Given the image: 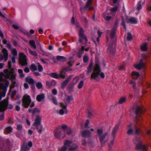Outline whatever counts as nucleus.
Masks as SVG:
<instances>
[{"label": "nucleus", "instance_id": "nucleus-1", "mask_svg": "<svg viewBox=\"0 0 151 151\" xmlns=\"http://www.w3.org/2000/svg\"><path fill=\"white\" fill-rule=\"evenodd\" d=\"M68 150L74 151L76 150L78 148V146L76 144H72V141L67 140L65 141L64 145L61 148L60 151H66L68 147Z\"/></svg>", "mask_w": 151, "mask_h": 151}, {"label": "nucleus", "instance_id": "nucleus-2", "mask_svg": "<svg viewBox=\"0 0 151 151\" xmlns=\"http://www.w3.org/2000/svg\"><path fill=\"white\" fill-rule=\"evenodd\" d=\"M103 132L102 129H98L97 130V135L99 139L100 144L101 146H103L107 141L105 139L106 137L108 135V132H106L103 134Z\"/></svg>", "mask_w": 151, "mask_h": 151}, {"label": "nucleus", "instance_id": "nucleus-3", "mask_svg": "<svg viewBox=\"0 0 151 151\" xmlns=\"http://www.w3.org/2000/svg\"><path fill=\"white\" fill-rule=\"evenodd\" d=\"M41 118L39 115H37L35 119V122L33 123V125L37 129L38 132L40 133L42 130V126L41 124Z\"/></svg>", "mask_w": 151, "mask_h": 151}, {"label": "nucleus", "instance_id": "nucleus-4", "mask_svg": "<svg viewBox=\"0 0 151 151\" xmlns=\"http://www.w3.org/2000/svg\"><path fill=\"white\" fill-rule=\"evenodd\" d=\"M142 58H141L138 64L134 65V67L139 70L145 68L146 65V59L147 56L145 55H142Z\"/></svg>", "mask_w": 151, "mask_h": 151}, {"label": "nucleus", "instance_id": "nucleus-5", "mask_svg": "<svg viewBox=\"0 0 151 151\" xmlns=\"http://www.w3.org/2000/svg\"><path fill=\"white\" fill-rule=\"evenodd\" d=\"M54 136L57 138L65 137V132L61 128L60 126L58 127L54 131Z\"/></svg>", "mask_w": 151, "mask_h": 151}, {"label": "nucleus", "instance_id": "nucleus-6", "mask_svg": "<svg viewBox=\"0 0 151 151\" xmlns=\"http://www.w3.org/2000/svg\"><path fill=\"white\" fill-rule=\"evenodd\" d=\"M84 32L83 28L80 27L78 32V35L79 37V41L80 43L85 44L87 42L88 40L84 34Z\"/></svg>", "mask_w": 151, "mask_h": 151}, {"label": "nucleus", "instance_id": "nucleus-7", "mask_svg": "<svg viewBox=\"0 0 151 151\" xmlns=\"http://www.w3.org/2000/svg\"><path fill=\"white\" fill-rule=\"evenodd\" d=\"M31 102L30 96L27 95H25L22 99V106L24 108H28Z\"/></svg>", "mask_w": 151, "mask_h": 151}, {"label": "nucleus", "instance_id": "nucleus-8", "mask_svg": "<svg viewBox=\"0 0 151 151\" xmlns=\"http://www.w3.org/2000/svg\"><path fill=\"white\" fill-rule=\"evenodd\" d=\"M101 71L100 65L98 64H96L94 68L93 73L91 75V78L95 79L96 78L98 77L100 74Z\"/></svg>", "mask_w": 151, "mask_h": 151}, {"label": "nucleus", "instance_id": "nucleus-9", "mask_svg": "<svg viewBox=\"0 0 151 151\" xmlns=\"http://www.w3.org/2000/svg\"><path fill=\"white\" fill-rule=\"evenodd\" d=\"M19 61L20 64L22 66L25 65L27 64L26 56L24 53H20L19 54Z\"/></svg>", "mask_w": 151, "mask_h": 151}, {"label": "nucleus", "instance_id": "nucleus-10", "mask_svg": "<svg viewBox=\"0 0 151 151\" xmlns=\"http://www.w3.org/2000/svg\"><path fill=\"white\" fill-rule=\"evenodd\" d=\"M143 107L142 106H137L133 108V110L134 111L136 115V118L137 119V117L144 112Z\"/></svg>", "mask_w": 151, "mask_h": 151}, {"label": "nucleus", "instance_id": "nucleus-11", "mask_svg": "<svg viewBox=\"0 0 151 151\" xmlns=\"http://www.w3.org/2000/svg\"><path fill=\"white\" fill-rule=\"evenodd\" d=\"M8 104L7 100H4L0 103V112L5 111L7 109Z\"/></svg>", "mask_w": 151, "mask_h": 151}, {"label": "nucleus", "instance_id": "nucleus-12", "mask_svg": "<svg viewBox=\"0 0 151 151\" xmlns=\"http://www.w3.org/2000/svg\"><path fill=\"white\" fill-rule=\"evenodd\" d=\"M136 149L137 150L141 149L143 151H147V147L145 145H142V142L139 141V144L136 145Z\"/></svg>", "mask_w": 151, "mask_h": 151}, {"label": "nucleus", "instance_id": "nucleus-13", "mask_svg": "<svg viewBox=\"0 0 151 151\" xmlns=\"http://www.w3.org/2000/svg\"><path fill=\"white\" fill-rule=\"evenodd\" d=\"M71 75L69 76L64 81L61 83V88H64L66 86L68 83L71 80Z\"/></svg>", "mask_w": 151, "mask_h": 151}, {"label": "nucleus", "instance_id": "nucleus-14", "mask_svg": "<svg viewBox=\"0 0 151 151\" xmlns=\"http://www.w3.org/2000/svg\"><path fill=\"white\" fill-rule=\"evenodd\" d=\"M81 136L83 137L89 138L91 136V133L89 130H85L82 132Z\"/></svg>", "mask_w": 151, "mask_h": 151}, {"label": "nucleus", "instance_id": "nucleus-15", "mask_svg": "<svg viewBox=\"0 0 151 151\" xmlns=\"http://www.w3.org/2000/svg\"><path fill=\"white\" fill-rule=\"evenodd\" d=\"M116 51L114 47H113L112 44L110 45L107 49V52L111 54H114Z\"/></svg>", "mask_w": 151, "mask_h": 151}, {"label": "nucleus", "instance_id": "nucleus-16", "mask_svg": "<svg viewBox=\"0 0 151 151\" xmlns=\"http://www.w3.org/2000/svg\"><path fill=\"white\" fill-rule=\"evenodd\" d=\"M119 124H117L115 126V127H114L112 131V132L111 133V135L112 136L113 139H114L115 136V134L116 132L118 131L119 127Z\"/></svg>", "mask_w": 151, "mask_h": 151}, {"label": "nucleus", "instance_id": "nucleus-17", "mask_svg": "<svg viewBox=\"0 0 151 151\" xmlns=\"http://www.w3.org/2000/svg\"><path fill=\"white\" fill-rule=\"evenodd\" d=\"M9 83L8 81H7L4 85L2 83H0V89L4 91H6L7 87L9 85Z\"/></svg>", "mask_w": 151, "mask_h": 151}, {"label": "nucleus", "instance_id": "nucleus-18", "mask_svg": "<svg viewBox=\"0 0 151 151\" xmlns=\"http://www.w3.org/2000/svg\"><path fill=\"white\" fill-rule=\"evenodd\" d=\"M2 52L3 54V56L4 57V60L5 62L6 61L8 58V53L7 50L5 48H3Z\"/></svg>", "mask_w": 151, "mask_h": 151}, {"label": "nucleus", "instance_id": "nucleus-19", "mask_svg": "<svg viewBox=\"0 0 151 151\" xmlns=\"http://www.w3.org/2000/svg\"><path fill=\"white\" fill-rule=\"evenodd\" d=\"M55 82L53 80L50 81H47L46 82V86L48 88H50L52 86H54L55 85Z\"/></svg>", "mask_w": 151, "mask_h": 151}, {"label": "nucleus", "instance_id": "nucleus-20", "mask_svg": "<svg viewBox=\"0 0 151 151\" xmlns=\"http://www.w3.org/2000/svg\"><path fill=\"white\" fill-rule=\"evenodd\" d=\"M45 98V95L43 93H41L37 95L36 97V100L38 102H41L44 100Z\"/></svg>", "mask_w": 151, "mask_h": 151}, {"label": "nucleus", "instance_id": "nucleus-21", "mask_svg": "<svg viewBox=\"0 0 151 151\" xmlns=\"http://www.w3.org/2000/svg\"><path fill=\"white\" fill-rule=\"evenodd\" d=\"M127 22L128 23H131L132 24H136L137 23V21L135 18L134 17H131L128 19L127 21Z\"/></svg>", "mask_w": 151, "mask_h": 151}, {"label": "nucleus", "instance_id": "nucleus-22", "mask_svg": "<svg viewBox=\"0 0 151 151\" xmlns=\"http://www.w3.org/2000/svg\"><path fill=\"white\" fill-rule=\"evenodd\" d=\"M131 75L133 79H137L139 76L140 75L138 72L133 71Z\"/></svg>", "mask_w": 151, "mask_h": 151}, {"label": "nucleus", "instance_id": "nucleus-23", "mask_svg": "<svg viewBox=\"0 0 151 151\" xmlns=\"http://www.w3.org/2000/svg\"><path fill=\"white\" fill-rule=\"evenodd\" d=\"M26 82L29 84H34V80L29 77H26L25 79Z\"/></svg>", "mask_w": 151, "mask_h": 151}, {"label": "nucleus", "instance_id": "nucleus-24", "mask_svg": "<svg viewBox=\"0 0 151 151\" xmlns=\"http://www.w3.org/2000/svg\"><path fill=\"white\" fill-rule=\"evenodd\" d=\"M127 98L126 97H122L120 98L118 102V104H122L125 103L126 101Z\"/></svg>", "mask_w": 151, "mask_h": 151}, {"label": "nucleus", "instance_id": "nucleus-25", "mask_svg": "<svg viewBox=\"0 0 151 151\" xmlns=\"http://www.w3.org/2000/svg\"><path fill=\"white\" fill-rule=\"evenodd\" d=\"M66 73V72L63 69L61 71L60 74L59 76V77H60L62 79H65L66 78V76H65V74Z\"/></svg>", "mask_w": 151, "mask_h": 151}, {"label": "nucleus", "instance_id": "nucleus-26", "mask_svg": "<svg viewBox=\"0 0 151 151\" xmlns=\"http://www.w3.org/2000/svg\"><path fill=\"white\" fill-rule=\"evenodd\" d=\"M147 44L146 43H145L142 44L141 46V49L142 51H145L147 50Z\"/></svg>", "mask_w": 151, "mask_h": 151}, {"label": "nucleus", "instance_id": "nucleus-27", "mask_svg": "<svg viewBox=\"0 0 151 151\" xmlns=\"http://www.w3.org/2000/svg\"><path fill=\"white\" fill-rule=\"evenodd\" d=\"M29 68L33 72L36 70L37 69V66L34 64H33L30 65L29 66Z\"/></svg>", "mask_w": 151, "mask_h": 151}, {"label": "nucleus", "instance_id": "nucleus-28", "mask_svg": "<svg viewBox=\"0 0 151 151\" xmlns=\"http://www.w3.org/2000/svg\"><path fill=\"white\" fill-rule=\"evenodd\" d=\"M57 59L58 61L62 62H64L66 60L65 58L63 56H57Z\"/></svg>", "mask_w": 151, "mask_h": 151}, {"label": "nucleus", "instance_id": "nucleus-29", "mask_svg": "<svg viewBox=\"0 0 151 151\" xmlns=\"http://www.w3.org/2000/svg\"><path fill=\"white\" fill-rule=\"evenodd\" d=\"M116 32V29H113L111 31L110 34V37L111 38H113L114 37Z\"/></svg>", "mask_w": 151, "mask_h": 151}, {"label": "nucleus", "instance_id": "nucleus-30", "mask_svg": "<svg viewBox=\"0 0 151 151\" xmlns=\"http://www.w3.org/2000/svg\"><path fill=\"white\" fill-rule=\"evenodd\" d=\"M12 129L11 127H8L4 129V132L5 133H9L12 132Z\"/></svg>", "mask_w": 151, "mask_h": 151}, {"label": "nucleus", "instance_id": "nucleus-31", "mask_svg": "<svg viewBox=\"0 0 151 151\" xmlns=\"http://www.w3.org/2000/svg\"><path fill=\"white\" fill-rule=\"evenodd\" d=\"M92 0H88L86 6L84 7V8L86 9H87L88 8H89L92 4Z\"/></svg>", "mask_w": 151, "mask_h": 151}, {"label": "nucleus", "instance_id": "nucleus-32", "mask_svg": "<svg viewBox=\"0 0 151 151\" xmlns=\"http://www.w3.org/2000/svg\"><path fill=\"white\" fill-rule=\"evenodd\" d=\"M29 42L30 45L32 48L35 49L36 48V46L35 44V42L34 40H30L29 41Z\"/></svg>", "mask_w": 151, "mask_h": 151}, {"label": "nucleus", "instance_id": "nucleus-33", "mask_svg": "<svg viewBox=\"0 0 151 151\" xmlns=\"http://www.w3.org/2000/svg\"><path fill=\"white\" fill-rule=\"evenodd\" d=\"M11 53L14 56H16L17 55V52L15 48L11 49Z\"/></svg>", "mask_w": 151, "mask_h": 151}, {"label": "nucleus", "instance_id": "nucleus-34", "mask_svg": "<svg viewBox=\"0 0 151 151\" xmlns=\"http://www.w3.org/2000/svg\"><path fill=\"white\" fill-rule=\"evenodd\" d=\"M133 36L130 33L128 32L127 33V40L128 41H130L132 40Z\"/></svg>", "mask_w": 151, "mask_h": 151}, {"label": "nucleus", "instance_id": "nucleus-35", "mask_svg": "<svg viewBox=\"0 0 151 151\" xmlns=\"http://www.w3.org/2000/svg\"><path fill=\"white\" fill-rule=\"evenodd\" d=\"M29 150V148L27 146L23 145L21 147V151H28Z\"/></svg>", "mask_w": 151, "mask_h": 151}, {"label": "nucleus", "instance_id": "nucleus-36", "mask_svg": "<svg viewBox=\"0 0 151 151\" xmlns=\"http://www.w3.org/2000/svg\"><path fill=\"white\" fill-rule=\"evenodd\" d=\"M18 72L19 74V77L20 78H23L24 76V75L23 73V72L22 70L21 69H18Z\"/></svg>", "mask_w": 151, "mask_h": 151}, {"label": "nucleus", "instance_id": "nucleus-37", "mask_svg": "<svg viewBox=\"0 0 151 151\" xmlns=\"http://www.w3.org/2000/svg\"><path fill=\"white\" fill-rule=\"evenodd\" d=\"M40 112V110L37 108H34L32 110V114H34L36 113H38Z\"/></svg>", "mask_w": 151, "mask_h": 151}, {"label": "nucleus", "instance_id": "nucleus-38", "mask_svg": "<svg viewBox=\"0 0 151 151\" xmlns=\"http://www.w3.org/2000/svg\"><path fill=\"white\" fill-rule=\"evenodd\" d=\"M50 76L52 77L56 78H59V76L57 74V73H52L50 74Z\"/></svg>", "mask_w": 151, "mask_h": 151}, {"label": "nucleus", "instance_id": "nucleus-39", "mask_svg": "<svg viewBox=\"0 0 151 151\" xmlns=\"http://www.w3.org/2000/svg\"><path fill=\"white\" fill-rule=\"evenodd\" d=\"M63 69L66 72V73L68 71H71L72 70V69L69 67H64L63 68Z\"/></svg>", "mask_w": 151, "mask_h": 151}, {"label": "nucleus", "instance_id": "nucleus-40", "mask_svg": "<svg viewBox=\"0 0 151 151\" xmlns=\"http://www.w3.org/2000/svg\"><path fill=\"white\" fill-rule=\"evenodd\" d=\"M89 58L87 55H85L83 58V61L84 63H87L88 61Z\"/></svg>", "mask_w": 151, "mask_h": 151}, {"label": "nucleus", "instance_id": "nucleus-41", "mask_svg": "<svg viewBox=\"0 0 151 151\" xmlns=\"http://www.w3.org/2000/svg\"><path fill=\"white\" fill-rule=\"evenodd\" d=\"M84 53L83 51L82 50H79L77 54V56L79 58H81L82 56V55Z\"/></svg>", "mask_w": 151, "mask_h": 151}, {"label": "nucleus", "instance_id": "nucleus-42", "mask_svg": "<svg viewBox=\"0 0 151 151\" xmlns=\"http://www.w3.org/2000/svg\"><path fill=\"white\" fill-rule=\"evenodd\" d=\"M36 86L38 89H41L42 87V84L40 82H39L36 83Z\"/></svg>", "mask_w": 151, "mask_h": 151}, {"label": "nucleus", "instance_id": "nucleus-43", "mask_svg": "<svg viewBox=\"0 0 151 151\" xmlns=\"http://www.w3.org/2000/svg\"><path fill=\"white\" fill-rule=\"evenodd\" d=\"M118 9V6H116L114 7L111 8L110 10V11L112 12H116Z\"/></svg>", "mask_w": 151, "mask_h": 151}, {"label": "nucleus", "instance_id": "nucleus-44", "mask_svg": "<svg viewBox=\"0 0 151 151\" xmlns=\"http://www.w3.org/2000/svg\"><path fill=\"white\" fill-rule=\"evenodd\" d=\"M82 22L84 24L85 26L87 25L88 24V21L86 19V18H83L82 19Z\"/></svg>", "mask_w": 151, "mask_h": 151}, {"label": "nucleus", "instance_id": "nucleus-45", "mask_svg": "<svg viewBox=\"0 0 151 151\" xmlns=\"http://www.w3.org/2000/svg\"><path fill=\"white\" fill-rule=\"evenodd\" d=\"M83 83L84 82L83 81H81L80 82L78 85V87L79 89H80L82 87L83 85Z\"/></svg>", "mask_w": 151, "mask_h": 151}, {"label": "nucleus", "instance_id": "nucleus-46", "mask_svg": "<svg viewBox=\"0 0 151 151\" xmlns=\"http://www.w3.org/2000/svg\"><path fill=\"white\" fill-rule=\"evenodd\" d=\"M38 70L40 72H42L43 71V68L41 65L39 64L38 66Z\"/></svg>", "mask_w": 151, "mask_h": 151}, {"label": "nucleus", "instance_id": "nucleus-47", "mask_svg": "<svg viewBox=\"0 0 151 151\" xmlns=\"http://www.w3.org/2000/svg\"><path fill=\"white\" fill-rule=\"evenodd\" d=\"M74 62V61L70 60L69 62L67 63V64L69 67H72L73 65V63Z\"/></svg>", "mask_w": 151, "mask_h": 151}, {"label": "nucleus", "instance_id": "nucleus-48", "mask_svg": "<svg viewBox=\"0 0 151 151\" xmlns=\"http://www.w3.org/2000/svg\"><path fill=\"white\" fill-rule=\"evenodd\" d=\"M73 99L72 96H68L66 99V100L68 103H69L70 101Z\"/></svg>", "mask_w": 151, "mask_h": 151}, {"label": "nucleus", "instance_id": "nucleus-49", "mask_svg": "<svg viewBox=\"0 0 151 151\" xmlns=\"http://www.w3.org/2000/svg\"><path fill=\"white\" fill-rule=\"evenodd\" d=\"M72 133V131L70 128L68 129L66 131V133L68 135H70Z\"/></svg>", "mask_w": 151, "mask_h": 151}, {"label": "nucleus", "instance_id": "nucleus-50", "mask_svg": "<svg viewBox=\"0 0 151 151\" xmlns=\"http://www.w3.org/2000/svg\"><path fill=\"white\" fill-rule=\"evenodd\" d=\"M30 53L32 55L35 56H37V53L35 51H32L30 50H29Z\"/></svg>", "mask_w": 151, "mask_h": 151}, {"label": "nucleus", "instance_id": "nucleus-51", "mask_svg": "<svg viewBox=\"0 0 151 151\" xmlns=\"http://www.w3.org/2000/svg\"><path fill=\"white\" fill-rule=\"evenodd\" d=\"M17 129L19 131H21L22 129V126L21 124H17Z\"/></svg>", "mask_w": 151, "mask_h": 151}, {"label": "nucleus", "instance_id": "nucleus-52", "mask_svg": "<svg viewBox=\"0 0 151 151\" xmlns=\"http://www.w3.org/2000/svg\"><path fill=\"white\" fill-rule=\"evenodd\" d=\"M60 105L61 107L64 109L65 110H66L67 106L64 105L63 103H60Z\"/></svg>", "mask_w": 151, "mask_h": 151}, {"label": "nucleus", "instance_id": "nucleus-53", "mask_svg": "<svg viewBox=\"0 0 151 151\" xmlns=\"http://www.w3.org/2000/svg\"><path fill=\"white\" fill-rule=\"evenodd\" d=\"M93 64L92 63H90L88 67V71L91 72V68L92 67Z\"/></svg>", "mask_w": 151, "mask_h": 151}, {"label": "nucleus", "instance_id": "nucleus-54", "mask_svg": "<svg viewBox=\"0 0 151 151\" xmlns=\"http://www.w3.org/2000/svg\"><path fill=\"white\" fill-rule=\"evenodd\" d=\"M121 25L123 27L124 29L125 30H126V28L125 23L124 22V19H122V22L121 23Z\"/></svg>", "mask_w": 151, "mask_h": 151}, {"label": "nucleus", "instance_id": "nucleus-55", "mask_svg": "<svg viewBox=\"0 0 151 151\" xmlns=\"http://www.w3.org/2000/svg\"><path fill=\"white\" fill-rule=\"evenodd\" d=\"M89 123V121L88 120H86V122L85 124V127L86 128L88 127V124Z\"/></svg>", "mask_w": 151, "mask_h": 151}, {"label": "nucleus", "instance_id": "nucleus-56", "mask_svg": "<svg viewBox=\"0 0 151 151\" xmlns=\"http://www.w3.org/2000/svg\"><path fill=\"white\" fill-rule=\"evenodd\" d=\"M142 8V5L140 2H139L138 4V6L137 9L138 10H139Z\"/></svg>", "mask_w": 151, "mask_h": 151}, {"label": "nucleus", "instance_id": "nucleus-57", "mask_svg": "<svg viewBox=\"0 0 151 151\" xmlns=\"http://www.w3.org/2000/svg\"><path fill=\"white\" fill-rule=\"evenodd\" d=\"M60 126L62 129H63V130H65L68 128V127L66 125H62Z\"/></svg>", "mask_w": 151, "mask_h": 151}, {"label": "nucleus", "instance_id": "nucleus-58", "mask_svg": "<svg viewBox=\"0 0 151 151\" xmlns=\"http://www.w3.org/2000/svg\"><path fill=\"white\" fill-rule=\"evenodd\" d=\"M140 130L139 129H135V133L136 134H139L140 133Z\"/></svg>", "mask_w": 151, "mask_h": 151}, {"label": "nucleus", "instance_id": "nucleus-59", "mask_svg": "<svg viewBox=\"0 0 151 151\" xmlns=\"http://www.w3.org/2000/svg\"><path fill=\"white\" fill-rule=\"evenodd\" d=\"M133 132V130L131 128L129 129L127 132V134L129 135L132 134Z\"/></svg>", "mask_w": 151, "mask_h": 151}, {"label": "nucleus", "instance_id": "nucleus-60", "mask_svg": "<svg viewBox=\"0 0 151 151\" xmlns=\"http://www.w3.org/2000/svg\"><path fill=\"white\" fill-rule=\"evenodd\" d=\"M52 93L54 95H56L57 94V91L56 89L55 88L53 89L52 91Z\"/></svg>", "mask_w": 151, "mask_h": 151}, {"label": "nucleus", "instance_id": "nucleus-61", "mask_svg": "<svg viewBox=\"0 0 151 151\" xmlns=\"http://www.w3.org/2000/svg\"><path fill=\"white\" fill-rule=\"evenodd\" d=\"M52 101L53 102L55 105H57V100L55 98L53 97L52 98Z\"/></svg>", "mask_w": 151, "mask_h": 151}, {"label": "nucleus", "instance_id": "nucleus-62", "mask_svg": "<svg viewBox=\"0 0 151 151\" xmlns=\"http://www.w3.org/2000/svg\"><path fill=\"white\" fill-rule=\"evenodd\" d=\"M12 62L10 61H9L8 62V68L9 69H11L12 68Z\"/></svg>", "mask_w": 151, "mask_h": 151}, {"label": "nucleus", "instance_id": "nucleus-63", "mask_svg": "<svg viewBox=\"0 0 151 151\" xmlns=\"http://www.w3.org/2000/svg\"><path fill=\"white\" fill-rule=\"evenodd\" d=\"M24 71L26 73H28L29 71V68L28 67H25L24 70Z\"/></svg>", "mask_w": 151, "mask_h": 151}, {"label": "nucleus", "instance_id": "nucleus-64", "mask_svg": "<svg viewBox=\"0 0 151 151\" xmlns=\"http://www.w3.org/2000/svg\"><path fill=\"white\" fill-rule=\"evenodd\" d=\"M40 60L42 62L45 64H46L47 63V60L46 59H44L42 58H40Z\"/></svg>", "mask_w": 151, "mask_h": 151}]
</instances>
